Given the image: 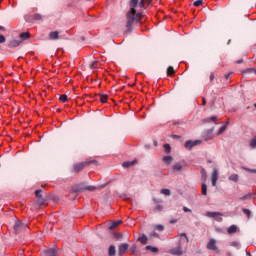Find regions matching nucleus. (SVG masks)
Listing matches in <instances>:
<instances>
[{
    "label": "nucleus",
    "instance_id": "f257e3e1",
    "mask_svg": "<svg viewBox=\"0 0 256 256\" xmlns=\"http://www.w3.org/2000/svg\"><path fill=\"white\" fill-rule=\"evenodd\" d=\"M137 5H139V0L130 1L131 9L127 13V22H126V28L128 32L133 30V25L141 21V17H142L141 13H137V10H135V7H137Z\"/></svg>",
    "mask_w": 256,
    "mask_h": 256
},
{
    "label": "nucleus",
    "instance_id": "f03ea898",
    "mask_svg": "<svg viewBox=\"0 0 256 256\" xmlns=\"http://www.w3.org/2000/svg\"><path fill=\"white\" fill-rule=\"evenodd\" d=\"M93 161H86L74 164V173H79V171H83L87 165H91Z\"/></svg>",
    "mask_w": 256,
    "mask_h": 256
},
{
    "label": "nucleus",
    "instance_id": "7ed1b4c3",
    "mask_svg": "<svg viewBox=\"0 0 256 256\" xmlns=\"http://www.w3.org/2000/svg\"><path fill=\"white\" fill-rule=\"evenodd\" d=\"M197 145H201V140H194V141L188 140L185 142L184 147L188 151H191L193 147H197Z\"/></svg>",
    "mask_w": 256,
    "mask_h": 256
},
{
    "label": "nucleus",
    "instance_id": "20e7f679",
    "mask_svg": "<svg viewBox=\"0 0 256 256\" xmlns=\"http://www.w3.org/2000/svg\"><path fill=\"white\" fill-rule=\"evenodd\" d=\"M207 249L209 251H217V240L215 239H210L208 244H207Z\"/></svg>",
    "mask_w": 256,
    "mask_h": 256
},
{
    "label": "nucleus",
    "instance_id": "39448f33",
    "mask_svg": "<svg viewBox=\"0 0 256 256\" xmlns=\"http://www.w3.org/2000/svg\"><path fill=\"white\" fill-rule=\"evenodd\" d=\"M206 217L214 218L216 221H223V218H221V213L219 212H207Z\"/></svg>",
    "mask_w": 256,
    "mask_h": 256
},
{
    "label": "nucleus",
    "instance_id": "423d86ee",
    "mask_svg": "<svg viewBox=\"0 0 256 256\" xmlns=\"http://www.w3.org/2000/svg\"><path fill=\"white\" fill-rule=\"evenodd\" d=\"M126 251H129V244L127 243L121 244L118 248V255L120 256L125 255Z\"/></svg>",
    "mask_w": 256,
    "mask_h": 256
},
{
    "label": "nucleus",
    "instance_id": "0eeeda50",
    "mask_svg": "<svg viewBox=\"0 0 256 256\" xmlns=\"http://www.w3.org/2000/svg\"><path fill=\"white\" fill-rule=\"evenodd\" d=\"M219 180V170L214 169L212 173V187L217 185V181Z\"/></svg>",
    "mask_w": 256,
    "mask_h": 256
},
{
    "label": "nucleus",
    "instance_id": "6e6552de",
    "mask_svg": "<svg viewBox=\"0 0 256 256\" xmlns=\"http://www.w3.org/2000/svg\"><path fill=\"white\" fill-rule=\"evenodd\" d=\"M59 255V252H57V249L50 248L44 251L43 256H57Z\"/></svg>",
    "mask_w": 256,
    "mask_h": 256
},
{
    "label": "nucleus",
    "instance_id": "1a4fd4ad",
    "mask_svg": "<svg viewBox=\"0 0 256 256\" xmlns=\"http://www.w3.org/2000/svg\"><path fill=\"white\" fill-rule=\"evenodd\" d=\"M203 137L205 141H211L213 139V128L206 130Z\"/></svg>",
    "mask_w": 256,
    "mask_h": 256
},
{
    "label": "nucleus",
    "instance_id": "9d476101",
    "mask_svg": "<svg viewBox=\"0 0 256 256\" xmlns=\"http://www.w3.org/2000/svg\"><path fill=\"white\" fill-rule=\"evenodd\" d=\"M173 173H181L183 171V164L181 162H177L173 167H172Z\"/></svg>",
    "mask_w": 256,
    "mask_h": 256
},
{
    "label": "nucleus",
    "instance_id": "9b49d317",
    "mask_svg": "<svg viewBox=\"0 0 256 256\" xmlns=\"http://www.w3.org/2000/svg\"><path fill=\"white\" fill-rule=\"evenodd\" d=\"M23 227H24L23 222H21L20 220H17L14 224L15 233H19V231H21V229H23Z\"/></svg>",
    "mask_w": 256,
    "mask_h": 256
},
{
    "label": "nucleus",
    "instance_id": "f8f14e48",
    "mask_svg": "<svg viewBox=\"0 0 256 256\" xmlns=\"http://www.w3.org/2000/svg\"><path fill=\"white\" fill-rule=\"evenodd\" d=\"M170 253L171 255H183V252L181 251V246L171 249Z\"/></svg>",
    "mask_w": 256,
    "mask_h": 256
},
{
    "label": "nucleus",
    "instance_id": "ddd939ff",
    "mask_svg": "<svg viewBox=\"0 0 256 256\" xmlns=\"http://www.w3.org/2000/svg\"><path fill=\"white\" fill-rule=\"evenodd\" d=\"M49 38L52 41H57V39H59V31L50 32Z\"/></svg>",
    "mask_w": 256,
    "mask_h": 256
},
{
    "label": "nucleus",
    "instance_id": "4468645a",
    "mask_svg": "<svg viewBox=\"0 0 256 256\" xmlns=\"http://www.w3.org/2000/svg\"><path fill=\"white\" fill-rule=\"evenodd\" d=\"M138 241L142 243V245H147V241H148L147 235L142 234L141 236H139Z\"/></svg>",
    "mask_w": 256,
    "mask_h": 256
},
{
    "label": "nucleus",
    "instance_id": "2eb2a0df",
    "mask_svg": "<svg viewBox=\"0 0 256 256\" xmlns=\"http://www.w3.org/2000/svg\"><path fill=\"white\" fill-rule=\"evenodd\" d=\"M162 160H163V163H165L166 165H171V163H173L172 156H164Z\"/></svg>",
    "mask_w": 256,
    "mask_h": 256
},
{
    "label": "nucleus",
    "instance_id": "dca6fc26",
    "mask_svg": "<svg viewBox=\"0 0 256 256\" xmlns=\"http://www.w3.org/2000/svg\"><path fill=\"white\" fill-rule=\"evenodd\" d=\"M122 223H123V221H121V220L114 221V222L109 226L110 231H113V229H115L116 227H118V225H121Z\"/></svg>",
    "mask_w": 256,
    "mask_h": 256
},
{
    "label": "nucleus",
    "instance_id": "f3484780",
    "mask_svg": "<svg viewBox=\"0 0 256 256\" xmlns=\"http://www.w3.org/2000/svg\"><path fill=\"white\" fill-rule=\"evenodd\" d=\"M19 45H21V41L19 40H13L9 43V47L10 48H15V47H19Z\"/></svg>",
    "mask_w": 256,
    "mask_h": 256
},
{
    "label": "nucleus",
    "instance_id": "a211bd4d",
    "mask_svg": "<svg viewBox=\"0 0 256 256\" xmlns=\"http://www.w3.org/2000/svg\"><path fill=\"white\" fill-rule=\"evenodd\" d=\"M115 253H117V250H116V248H115L114 245H111V246L109 247V250H108V255H109V256H115Z\"/></svg>",
    "mask_w": 256,
    "mask_h": 256
},
{
    "label": "nucleus",
    "instance_id": "6ab92c4d",
    "mask_svg": "<svg viewBox=\"0 0 256 256\" xmlns=\"http://www.w3.org/2000/svg\"><path fill=\"white\" fill-rule=\"evenodd\" d=\"M31 37V35L29 34V32H23L20 34V39H22V41H26V39H29Z\"/></svg>",
    "mask_w": 256,
    "mask_h": 256
},
{
    "label": "nucleus",
    "instance_id": "aec40b11",
    "mask_svg": "<svg viewBox=\"0 0 256 256\" xmlns=\"http://www.w3.org/2000/svg\"><path fill=\"white\" fill-rule=\"evenodd\" d=\"M229 181H233V183H237V181H239V175L237 174H232L229 176Z\"/></svg>",
    "mask_w": 256,
    "mask_h": 256
},
{
    "label": "nucleus",
    "instance_id": "412c9836",
    "mask_svg": "<svg viewBox=\"0 0 256 256\" xmlns=\"http://www.w3.org/2000/svg\"><path fill=\"white\" fill-rule=\"evenodd\" d=\"M251 197H253V194L248 193L246 195L240 196L239 199H240V201H247V199H251Z\"/></svg>",
    "mask_w": 256,
    "mask_h": 256
},
{
    "label": "nucleus",
    "instance_id": "4be33fe9",
    "mask_svg": "<svg viewBox=\"0 0 256 256\" xmlns=\"http://www.w3.org/2000/svg\"><path fill=\"white\" fill-rule=\"evenodd\" d=\"M147 251H151V253H158L159 249L157 247H152V246H146Z\"/></svg>",
    "mask_w": 256,
    "mask_h": 256
},
{
    "label": "nucleus",
    "instance_id": "5701e85b",
    "mask_svg": "<svg viewBox=\"0 0 256 256\" xmlns=\"http://www.w3.org/2000/svg\"><path fill=\"white\" fill-rule=\"evenodd\" d=\"M228 233L231 235L233 233H237V227L235 225H232L228 228Z\"/></svg>",
    "mask_w": 256,
    "mask_h": 256
},
{
    "label": "nucleus",
    "instance_id": "b1692460",
    "mask_svg": "<svg viewBox=\"0 0 256 256\" xmlns=\"http://www.w3.org/2000/svg\"><path fill=\"white\" fill-rule=\"evenodd\" d=\"M59 101H60V103H67V101H68L67 95L66 94L60 95Z\"/></svg>",
    "mask_w": 256,
    "mask_h": 256
},
{
    "label": "nucleus",
    "instance_id": "393cba45",
    "mask_svg": "<svg viewBox=\"0 0 256 256\" xmlns=\"http://www.w3.org/2000/svg\"><path fill=\"white\" fill-rule=\"evenodd\" d=\"M107 99H109V96L107 94H102L100 97L101 103H107Z\"/></svg>",
    "mask_w": 256,
    "mask_h": 256
},
{
    "label": "nucleus",
    "instance_id": "a878e982",
    "mask_svg": "<svg viewBox=\"0 0 256 256\" xmlns=\"http://www.w3.org/2000/svg\"><path fill=\"white\" fill-rule=\"evenodd\" d=\"M135 161H129V162H125L123 164V167L129 168V167H133V165H135Z\"/></svg>",
    "mask_w": 256,
    "mask_h": 256
},
{
    "label": "nucleus",
    "instance_id": "bb28decb",
    "mask_svg": "<svg viewBox=\"0 0 256 256\" xmlns=\"http://www.w3.org/2000/svg\"><path fill=\"white\" fill-rule=\"evenodd\" d=\"M244 215H246V217H248V219L251 218V210L244 208L243 210Z\"/></svg>",
    "mask_w": 256,
    "mask_h": 256
},
{
    "label": "nucleus",
    "instance_id": "cd10ccee",
    "mask_svg": "<svg viewBox=\"0 0 256 256\" xmlns=\"http://www.w3.org/2000/svg\"><path fill=\"white\" fill-rule=\"evenodd\" d=\"M160 193H162V195H167L169 197V195H171V190H169V189H161Z\"/></svg>",
    "mask_w": 256,
    "mask_h": 256
},
{
    "label": "nucleus",
    "instance_id": "c85d7f7f",
    "mask_svg": "<svg viewBox=\"0 0 256 256\" xmlns=\"http://www.w3.org/2000/svg\"><path fill=\"white\" fill-rule=\"evenodd\" d=\"M211 121H213V123H215V121H217V117L216 116H212L210 118H206L205 119V123H211Z\"/></svg>",
    "mask_w": 256,
    "mask_h": 256
},
{
    "label": "nucleus",
    "instance_id": "c756f323",
    "mask_svg": "<svg viewBox=\"0 0 256 256\" xmlns=\"http://www.w3.org/2000/svg\"><path fill=\"white\" fill-rule=\"evenodd\" d=\"M175 74V69H173L172 66H169L167 69V75H174Z\"/></svg>",
    "mask_w": 256,
    "mask_h": 256
},
{
    "label": "nucleus",
    "instance_id": "7c9ffc66",
    "mask_svg": "<svg viewBox=\"0 0 256 256\" xmlns=\"http://www.w3.org/2000/svg\"><path fill=\"white\" fill-rule=\"evenodd\" d=\"M202 195H207V184L205 183L202 184Z\"/></svg>",
    "mask_w": 256,
    "mask_h": 256
},
{
    "label": "nucleus",
    "instance_id": "2f4dec72",
    "mask_svg": "<svg viewBox=\"0 0 256 256\" xmlns=\"http://www.w3.org/2000/svg\"><path fill=\"white\" fill-rule=\"evenodd\" d=\"M164 151L165 153H171V145L164 144Z\"/></svg>",
    "mask_w": 256,
    "mask_h": 256
},
{
    "label": "nucleus",
    "instance_id": "473e14b6",
    "mask_svg": "<svg viewBox=\"0 0 256 256\" xmlns=\"http://www.w3.org/2000/svg\"><path fill=\"white\" fill-rule=\"evenodd\" d=\"M242 73L243 74L255 73V69L254 68H247V69L243 70Z\"/></svg>",
    "mask_w": 256,
    "mask_h": 256
},
{
    "label": "nucleus",
    "instance_id": "72a5a7b5",
    "mask_svg": "<svg viewBox=\"0 0 256 256\" xmlns=\"http://www.w3.org/2000/svg\"><path fill=\"white\" fill-rule=\"evenodd\" d=\"M33 19L35 21H41V19H43V15H41V14H34Z\"/></svg>",
    "mask_w": 256,
    "mask_h": 256
},
{
    "label": "nucleus",
    "instance_id": "f704fd0d",
    "mask_svg": "<svg viewBox=\"0 0 256 256\" xmlns=\"http://www.w3.org/2000/svg\"><path fill=\"white\" fill-rule=\"evenodd\" d=\"M156 231H165V226L158 224L155 226Z\"/></svg>",
    "mask_w": 256,
    "mask_h": 256
},
{
    "label": "nucleus",
    "instance_id": "c9c22d12",
    "mask_svg": "<svg viewBox=\"0 0 256 256\" xmlns=\"http://www.w3.org/2000/svg\"><path fill=\"white\" fill-rule=\"evenodd\" d=\"M201 5H203V0H196L194 2V7H201Z\"/></svg>",
    "mask_w": 256,
    "mask_h": 256
},
{
    "label": "nucleus",
    "instance_id": "e433bc0d",
    "mask_svg": "<svg viewBox=\"0 0 256 256\" xmlns=\"http://www.w3.org/2000/svg\"><path fill=\"white\" fill-rule=\"evenodd\" d=\"M250 147H252V149H255V147H256V137L250 141Z\"/></svg>",
    "mask_w": 256,
    "mask_h": 256
},
{
    "label": "nucleus",
    "instance_id": "4c0bfd02",
    "mask_svg": "<svg viewBox=\"0 0 256 256\" xmlns=\"http://www.w3.org/2000/svg\"><path fill=\"white\" fill-rule=\"evenodd\" d=\"M84 189L86 191H95V189H97V187H95V186H86V187H84Z\"/></svg>",
    "mask_w": 256,
    "mask_h": 256
},
{
    "label": "nucleus",
    "instance_id": "58836bf2",
    "mask_svg": "<svg viewBox=\"0 0 256 256\" xmlns=\"http://www.w3.org/2000/svg\"><path fill=\"white\" fill-rule=\"evenodd\" d=\"M227 130V126H222L219 131H218V135H221V133H225V131Z\"/></svg>",
    "mask_w": 256,
    "mask_h": 256
},
{
    "label": "nucleus",
    "instance_id": "ea45409f",
    "mask_svg": "<svg viewBox=\"0 0 256 256\" xmlns=\"http://www.w3.org/2000/svg\"><path fill=\"white\" fill-rule=\"evenodd\" d=\"M244 171H247L248 173H256V170L255 169H250V168H246V167H243Z\"/></svg>",
    "mask_w": 256,
    "mask_h": 256
},
{
    "label": "nucleus",
    "instance_id": "a19ab883",
    "mask_svg": "<svg viewBox=\"0 0 256 256\" xmlns=\"http://www.w3.org/2000/svg\"><path fill=\"white\" fill-rule=\"evenodd\" d=\"M145 1H148L149 3H151V0H141L139 2V7H145Z\"/></svg>",
    "mask_w": 256,
    "mask_h": 256
},
{
    "label": "nucleus",
    "instance_id": "79ce46f5",
    "mask_svg": "<svg viewBox=\"0 0 256 256\" xmlns=\"http://www.w3.org/2000/svg\"><path fill=\"white\" fill-rule=\"evenodd\" d=\"M155 211H163V205H157L156 207H155Z\"/></svg>",
    "mask_w": 256,
    "mask_h": 256
},
{
    "label": "nucleus",
    "instance_id": "37998d69",
    "mask_svg": "<svg viewBox=\"0 0 256 256\" xmlns=\"http://www.w3.org/2000/svg\"><path fill=\"white\" fill-rule=\"evenodd\" d=\"M114 237H115V239H121L122 237H123V234H121V233H116V234H114Z\"/></svg>",
    "mask_w": 256,
    "mask_h": 256
},
{
    "label": "nucleus",
    "instance_id": "c03bdc74",
    "mask_svg": "<svg viewBox=\"0 0 256 256\" xmlns=\"http://www.w3.org/2000/svg\"><path fill=\"white\" fill-rule=\"evenodd\" d=\"M231 246L232 247H240V244H239V242L234 241V242L231 243Z\"/></svg>",
    "mask_w": 256,
    "mask_h": 256
},
{
    "label": "nucleus",
    "instance_id": "a18cd8bd",
    "mask_svg": "<svg viewBox=\"0 0 256 256\" xmlns=\"http://www.w3.org/2000/svg\"><path fill=\"white\" fill-rule=\"evenodd\" d=\"M184 213H191V209H189L187 206L183 207Z\"/></svg>",
    "mask_w": 256,
    "mask_h": 256
},
{
    "label": "nucleus",
    "instance_id": "49530a36",
    "mask_svg": "<svg viewBox=\"0 0 256 256\" xmlns=\"http://www.w3.org/2000/svg\"><path fill=\"white\" fill-rule=\"evenodd\" d=\"M5 41H7V39L5 38V36L0 35V43H5Z\"/></svg>",
    "mask_w": 256,
    "mask_h": 256
},
{
    "label": "nucleus",
    "instance_id": "de8ad7c7",
    "mask_svg": "<svg viewBox=\"0 0 256 256\" xmlns=\"http://www.w3.org/2000/svg\"><path fill=\"white\" fill-rule=\"evenodd\" d=\"M150 237H157L159 238V234L157 232L150 233Z\"/></svg>",
    "mask_w": 256,
    "mask_h": 256
},
{
    "label": "nucleus",
    "instance_id": "09e8293b",
    "mask_svg": "<svg viewBox=\"0 0 256 256\" xmlns=\"http://www.w3.org/2000/svg\"><path fill=\"white\" fill-rule=\"evenodd\" d=\"M41 190H36L35 191V195H36V197H41Z\"/></svg>",
    "mask_w": 256,
    "mask_h": 256
},
{
    "label": "nucleus",
    "instance_id": "8fccbe9b",
    "mask_svg": "<svg viewBox=\"0 0 256 256\" xmlns=\"http://www.w3.org/2000/svg\"><path fill=\"white\" fill-rule=\"evenodd\" d=\"M181 236H182V237H185L186 243H189V238L187 237V234H186V233H182Z\"/></svg>",
    "mask_w": 256,
    "mask_h": 256
},
{
    "label": "nucleus",
    "instance_id": "3c124183",
    "mask_svg": "<svg viewBox=\"0 0 256 256\" xmlns=\"http://www.w3.org/2000/svg\"><path fill=\"white\" fill-rule=\"evenodd\" d=\"M177 219H171L170 221H169V223L171 224V225H175V223H177Z\"/></svg>",
    "mask_w": 256,
    "mask_h": 256
},
{
    "label": "nucleus",
    "instance_id": "603ef678",
    "mask_svg": "<svg viewBox=\"0 0 256 256\" xmlns=\"http://www.w3.org/2000/svg\"><path fill=\"white\" fill-rule=\"evenodd\" d=\"M154 203H156V205H157L159 203H163V200H161V199H154Z\"/></svg>",
    "mask_w": 256,
    "mask_h": 256
},
{
    "label": "nucleus",
    "instance_id": "864d4df0",
    "mask_svg": "<svg viewBox=\"0 0 256 256\" xmlns=\"http://www.w3.org/2000/svg\"><path fill=\"white\" fill-rule=\"evenodd\" d=\"M171 138L172 139H181V136L180 135H172Z\"/></svg>",
    "mask_w": 256,
    "mask_h": 256
},
{
    "label": "nucleus",
    "instance_id": "5fc2aeb1",
    "mask_svg": "<svg viewBox=\"0 0 256 256\" xmlns=\"http://www.w3.org/2000/svg\"><path fill=\"white\" fill-rule=\"evenodd\" d=\"M96 63H97V62H92V63L90 64V69H95Z\"/></svg>",
    "mask_w": 256,
    "mask_h": 256
},
{
    "label": "nucleus",
    "instance_id": "6e6d98bb",
    "mask_svg": "<svg viewBox=\"0 0 256 256\" xmlns=\"http://www.w3.org/2000/svg\"><path fill=\"white\" fill-rule=\"evenodd\" d=\"M202 105L203 106L207 105V100H205V98H202Z\"/></svg>",
    "mask_w": 256,
    "mask_h": 256
},
{
    "label": "nucleus",
    "instance_id": "4d7b16f0",
    "mask_svg": "<svg viewBox=\"0 0 256 256\" xmlns=\"http://www.w3.org/2000/svg\"><path fill=\"white\" fill-rule=\"evenodd\" d=\"M231 74H232V73L226 74V75H225V79L229 80V77H231Z\"/></svg>",
    "mask_w": 256,
    "mask_h": 256
},
{
    "label": "nucleus",
    "instance_id": "13d9d810",
    "mask_svg": "<svg viewBox=\"0 0 256 256\" xmlns=\"http://www.w3.org/2000/svg\"><path fill=\"white\" fill-rule=\"evenodd\" d=\"M213 79H215V75H214V74H211V75H210V81H213Z\"/></svg>",
    "mask_w": 256,
    "mask_h": 256
},
{
    "label": "nucleus",
    "instance_id": "bf43d9fd",
    "mask_svg": "<svg viewBox=\"0 0 256 256\" xmlns=\"http://www.w3.org/2000/svg\"><path fill=\"white\" fill-rule=\"evenodd\" d=\"M229 123V121H226L224 127H229Z\"/></svg>",
    "mask_w": 256,
    "mask_h": 256
},
{
    "label": "nucleus",
    "instance_id": "052dcab7",
    "mask_svg": "<svg viewBox=\"0 0 256 256\" xmlns=\"http://www.w3.org/2000/svg\"><path fill=\"white\" fill-rule=\"evenodd\" d=\"M243 62V59H240L237 61L238 65L241 64Z\"/></svg>",
    "mask_w": 256,
    "mask_h": 256
},
{
    "label": "nucleus",
    "instance_id": "680f3d73",
    "mask_svg": "<svg viewBox=\"0 0 256 256\" xmlns=\"http://www.w3.org/2000/svg\"><path fill=\"white\" fill-rule=\"evenodd\" d=\"M0 30H1V31H5V27L0 26Z\"/></svg>",
    "mask_w": 256,
    "mask_h": 256
},
{
    "label": "nucleus",
    "instance_id": "e2e57ef3",
    "mask_svg": "<svg viewBox=\"0 0 256 256\" xmlns=\"http://www.w3.org/2000/svg\"><path fill=\"white\" fill-rule=\"evenodd\" d=\"M203 177H204V181H205V180L207 179V175H205V174H204V176H203Z\"/></svg>",
    "mask_w": 256,
    "mask_h": 256
},
{
    "label": "nucleus",
    "instance_id": "0e129e2a",
    "mask_svg": "<svg viewBox=\"0 0 256 256\" xmlns=\"http://www.w3.org/2000/svg\"><path fill=\"white\" fill-rule=\"evenodd\" d=\"M154 145H155V147H157V141H154Z\"/></svg>",
    "mask_w": 256,
    "mask_h": 256
},
{
    "label": "nucleus",
    "instance_id": "69168bd1",
    "mask_svg": "<svg viewBox=\"0 0 256 256\" xmlns=\"http://www.w3.org/2000/svg\"><path fill=\"white\" fill-rule=\"evenodd\" d=\"M103 187H105V186H100V187H98V189H103Z\"/></svg>",
    "mask_w": 256,
    "mask_h": 256
},
{
    "label": "nucleus",
    "instance_id": "338daca9",
    "mask_svg": "<svg viewBox=\"0 0 256 256\" xmlns=\"http://www.w3.org/2000/svg\"><path fill=\"white\" fill-rule=\"evenodd\" d=\"M248 256H251V253H247Z\"/></svg>",
    "mask_w": 256,
    "mask_h": 256
},
{
    "label": "nucleus",
    "instance_id": "774afa93",
    "mask_svg": "<svg viewBox=\"0 0 256 256\" xmlns=\"http://www.w3.org/2000/svg\"><path fill=\"white\" fill-rule=\"evenodd\" d=\"M254 107L256 108V103L254 104Z\"/></svg>",
    "mask_w": 256,
    "mask_h": 256
}]
</instances>
